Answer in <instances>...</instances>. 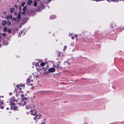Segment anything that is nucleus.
<instances>
[{
  "label": "nucleus",
  "instance_id": "1",
  "mask_svg": "<svg viewBox=\"0 0 124 124\" xmlns=\"http://www.w3.org/2000/svg\"><path fill=\"white\" fill-rule=\"evenodd\" d=\"M30 112L31 115L35 116V117H33L34 119L35 120H37L38 116L37 111L35 109H32L30 110Z\"/></svg>",
  "mask_w": 124,
  "mask_h": 124
},
{
  "label": "nucleus",
  "instance_id": "2",
  "mask_svg": "<svg viewBox=\"0 0 124 124\" xmlns=\"http://www.w3.org/2000/svg\"><path fill=\"white\" fill-rule=\"evenodd\" d=\"M11 109H12L14 110H16L17 108V107L15 106V103L13 102H11Z\"/></svg>",
  "mask_w": 124,
  "mask_h": 124
},
{
  "label": "nucleus",
  "instance_id": "3",
  "mask_svg": "<svg viewBox=\"0 0 124 124\" xmlns=\"http://www.w3.org/2000/svg\"><path fill=\"white\" fill-rule=\"evenodd\" d=\"M33 106L32 105H28L26 106V108L27 109H29L31 108L33 109Z\"/></svg>",
  "mask_w": 124,
  "mask_h": 124
},
{
  "label": "nucleus",
  "instance_id": "4",
  "mask_svg": "<svg viewBox=\"0 0 124 124\" xmlns=\"http://www.w3.org/2000/svg\"><path fill=\"white\" fill-rule=\"evenodd\" d=\"M55 69L54 68H50L48 69V71L50 72H53L55 71Z\"/></svg>",
  "mask_w": 124,
  "mask_h": 124
},
{
  "label": "nucleus",
  "instance_id": "5",
  "mask_svg": "<svg viewBox=\"0 0 124 124\" xmlns=\"http://www.w3.org/2000/svg\"><path fill=\"white\" fill-rule=\"evenodd\" d=\"M25 99H23V100L22 101L23 102V103H22V104L21 103H17V104H19V105L21 106L22 105L23 106H24V105H26V102L25 101H24V100H25Z\"/></svg>",
  "mask_w": 124,
  "mask_h": 124
},
{
  "label": "nucleus",
  "instance_id": "6",
  "mask_svg": "<svg viewBox=\"0 0 124 124\" xmlns=\"http://www.w3.org/2000/svg\"><path fill=\"white\" fill-rule=\"evenodd\" d=\"M42 9V6H40L38 7L37 9V10L38 11H40Z\"/></svg>",
  "mask_w": 124,
  "mask_h": 124
},
{
  "label": "nucleus",
  "instance_id": "7",
  "mask_svg": "<svg viewBox=\"0 0 124 124\" xmlns=\"http://www.w3.org/2000/svg\"><path fill=\"white\" fill-rule=\"evenodd\" d=\"M7 23V22L5 20H3L2 23V25L3 26H5Z\"/></svg>",
  "mask_w": 124,
  "mask_h": 124
},
{
  "label": "nucleus",
  "instance_id": "8",
  "mask_svg": "<svg viewBox=\"0 0 124 124\" xmlns=\"http://www.w3.org/2000/svg\"><path fill=\"white\" fill-rule=\"evenodd\" d=\"M54 67L56 68L57 69H58V68H62V67H61V66H60L58 64H57V65H55Z\"/></svg>",
  "mask_w": 124,
  "mask_h": 124
},
{
  "label": "nucleus",
  "instance_id": "9",
  "mask_svg": "<svg viewBox=\"0 0 124 124\" xmlns=\"http://www.w3.org/2000/svg\"><path fill=\"white\" fill-rule=\"evenodd\" d=\"M32 3V1L31 0H29L27 3V4L28 5H30Z\"/></svg>",
  "mask_w": 124,
  "mask_h": 124
},
{
  "label": "nucleus",
  "instance_id": "10",
  "mask_svg": "<svg viewBox=\"0 0 124 124\" xmlns=\"http://www.w3.org/2000/svg\"><path fill=\"white\" fill-rule=\"evenodd\" d=\"M78 37V35L77 34H75L74 36H72L71 38L72 39H75V38H77Z\"/></svg>",
  "mask_w": 124,
  "mask_h": 124
},
{
  "label": "nucleus",
  "instance_id": "11",
  "mask_svg": "<svg viewBox=\"0 0 124 124\" xmlns=\"http://www.w3.org/2000/svg\"><path fill=\"white\" fill-rule=\"evenodd\" d=\"M21 13L19 12V13L18 14L17 16V19H20L21 18Z\"/></svg>",
  "mask_w": 124,
  "mask_h": 124
},
{
  "label": "nucleus",
  "instance_id": "12",
  "mask_svg": "<svg viewBox=\"0 0 124 124\" xmlns=\"http://www.w3.org/2000/svg\"><path fill=\"white\" fill-rule=\"evenodd\" d=\"M24 84H21L19 85H17L16 86L17 88H19V86L20 87H23L24 86Z\"/></svg>",
  "mask_w": 124,
  "mask_h": 124
},
{
  "label": "nucleus",
  "instance_id": "13",
  "mask_svg": "<svg viewBox=\"0 0 124 124\" xmlns=\"http://www.w3.org/2000/svg\"><path fill=\"white\" fill-rule=\"evenodd\" d=\"M7 18L8 19H12V16H11L10 15L8 16H7Z\"/></svg>",
  "mask_w": 124,
  "mask_h": 124
},
{
  "label": "nucleus",
  "instance_id": "14",
  "mask_svg": "<svg viewBox=\"0 0 124 124\" xmlns=\"http://www.w3.org/2000/svg\"><path fill=\"white\" fill-rule=\"evenodd\" d=\"M55 18V16H54L53 15L51 16L50 17V18L51 19H54Z\"/></svg>",
  "mask_w": 124,
  "mask_h": 124
},
{
  "label": "nucleus",
  "instance_id": "15",
  "mask_svg": "<svg viewBox=\"0 0 124 124\" xmlns=\"http://www.w3.org/2000/svg\"><path fill=\"white\" fill-rule=\"evenodd\" d=\"M7 23L8 25H10L11 23V22L10 21H7Z\"/></svg>",
  "mask_w": 124,
  "mask_h": 124
},
{
  "label": "nucleus",
  "instance_id": "16",
  "mask_svg": "<svg viewBox=\"0 0 124 124\" xmlns=\"http://www.w3.org/2000/svg\"><path fill=\"white\" fill-rule=\"evenodd\" d=\"M26 9V6H25L23 8V11H25Z\"/></svg>",
  "mask_w": 124,
  "mask_h": 124
},
{
  "label": "nucleus",
  "instance_id": "17",
  "mask_svg": "<svg viewBox=\"0 0 124 124\" xmlns=\"http://www.w3.org/2000/svg\"><path fill=\"white\" fill-rule=\"evenodd\" d=\"M40 65L41 66L43 67L45 65V64L44 62H42L41 63Z\"/></svg>",
  "mask_w": 124,
  "mask_h": 124
},
{
  "label": "nucleus",
  "instance_id": "18",
  "mask_svg": "<svg viewBox=\"0 0 124 124\" xmlns=\"http://www.w3.org/2000/svg\"><path fill=\"white\" fill-rule=\"evenodd\" d=\"M31 82V80L30 78H28L27 80V82L28 83H30Z\"/></svg>",
  "mask_w": 124,
  "mask_h": 124
},
{
  "label": "nucleus",
  "instance_id": "19",
  "mask_svg": "<svg viewBox=\"0 0 124 124\" xmlns=\"http://www.w3.org/2000/svg\"><path fill=\"white\" fill-rule=\"evenodd\" d=\"M8 42L7 41H4L3 42V44L4 45H6L8 44Z\"/></svg>",
  "mask_w": 124,
  "mask_h": 124
},
{
  "label": "nucleus",
  "instance_id": "20",
  "mask_svg": "<svg viewBox=\"0 0 124 124\" xmlns=\"http://www.w3.org/2000/svg\"><path fill=\"white\" fill-rule=\"evenodd\" d=\"M37 3L35 1L33 5L35 7H36L37 6Z\"/></svg>",
  "mask_w": 124,
  "mask_h": 124
},
{
  "label": "nucleus",
  "instance_id": "21",
  "mask_svg": "<svg viewBox=\"0 0 124 124\" xmlns=\"http://www.w3.org/2000/svg\"><path fill=\"white\" fill-rule=\"evenodd\" d=\"M43 124H51L49 122L47 123V121L46 122H44L43 123Z\"/></svg>",
  "mask_w": 124,
  "mask_h": 124
},
{
  "label": "nucleus",
  "instance_id": "22",
  "mask_svg": "<svg viewBox=\"0 0 124 124\" xmlns=\"http://www.w3.org/2000/svg\"><path fill=\"white\" fill-rule=\"evenodd\" d=\"M14 8H12L10 9V11L11 13H12L14 11Z\"/></svg>",
  "mask_w": 124,
  "mask_h": 124
},
{
  "label": "nucleus",
  "instance_id": "23",
  "mask_svg": "<svg viewBox=\"0 0 124 124\" xmlns=\"http://www.w3.org/2000/svg\"><path fill=\"white\" fill-rule=\"evenodd\" d=\"M41 115H38V117L37 118V119L39 120L41 118Z\"/></svg>",
  "mask_w": 124,
  "mask_h": 124
},
{
  "label": "nucleus",
  "instance_id": "24",
  "mask_svg": "<svg viewBox=\"0 0 124 124\" xmlns=\"http://www.w3.org/2000/svg\"><path fill=\"white\" fill-rule=\"evenodd\" d=\"M7 31L9 33H10L11 32V30L10 29H8L7 30Z\"/></svg>",
  "mask_w": 124,
  "mask_h": 124
},
{
  "label": "nucleus",
  "instance_id": "25",
  "mask_svg": "<svg viewBox=\"0 0 124 124\" xmlns=\"http://www.w3.org/2000/svg\"><path fill=\"white\" fill-rule=\"evenodd\" d=\"M67 46H64V49H63V50L64 51H65V50L66 49V48H67Z\"/></svg>",
  "mask_w": 124,
  "mask_h": 124
},
{
  "label": "nucleus",
  "instance_id": "26",
  "mask_svg": "<svg viewBox=\"0 0 124 124\" xmlns=\"http://www.w3.org/2000/svg\"><path fill=\"white\" fill-rule=\"evenodd\" d=\"M7 30V28L6 27H5L4 28L3 30L5 32Z\"/></svg>",
  "mask_w": 124,
  "mask_h": 124
},
{
  "label": "nucleus",
  "instance_id": "27",
  "mask_svg": "<svg viewBox=\"0 0 124 124\" xmlns=\"http://www.w3.org/2000/svg\"><path fill=\"white\" fill-rule=\"evenodd\" d=\"M70 45L72 46L73 47L74 45V43H71L70 44Z\"/></svg>",
  "mask_w": 124,
  "mask_h": 124
},
{
  "label": "nucleus",
  "instance_id": "28",
  "mask_svg": "<svg viewBox=\"0 0 124 124\" xmlns=\"http://www.w3.org/2000/svg\"><path fill=\"white\" fill-rule=\"evenodd\" d=\"M25 3H24V2L22 4V7H23L25 5Z\"/></svg>",
  "mask_w": 124,
  "mask_h": 124
},
{
  "label": "nucleus",
  "instance_id": "29",
  "mask_svg": "<svg viewBox=\"0 0 124 124\" xmlns=\"http://www.w3.org/2000/svg\"><path fill=\"white\" fill-rule=\"evenodd\" d=\"M23 32L22 31H21L19 33V34L20 35H21L22 34Z\"/></svg>",
  "mask_w": 124,
  "mask_h": 124
},
{
  "label": "nucleus",
  "instance_id": "30",
  "mask_svg": "<svg viewBox=\"0 0 124 124\" xmlns=\"http://www.w3.org/2000/svg\"><path fill=\"white\" fill-rule=\"evenodd\" d=\"M39 65V64L38 63H37L36 65V67H38Z\"/></svg>",
  "mask_w": 124,
  "mask_h": 124
},
{
  "label": "nucleus",
  "instance_id": "31",
  "mask_svg": "<svg viewBox=\"0 0 124 124\" xmlns=\"http://www.w3.org/2000/svg\"><path fill=\"white\" fill-rule=\"evenodd\" d=\"M21 96L22 97H23L24 96V95L23 94H21Z\"/></svg>",
  "mask_w": 124,
  "mask_h": 124
},
{
  "label": "nucleus",
  "instance_id": "32",
  "mask_svg": "<svg viewBox=\"0 0 124 124\" xmlns=\"http://www.w3.org/2000/svg\"><path fill=\"white\" fill-rule=\"evenodd\" d=\"M34 88H35V87L34 86H33L31 88V89H34Z\"/></svg>",
  "mask_w": 124,
  "mask_h": 124
},
{
  "label": "nucleus",
  "instance_id": "33",
  "mask_svg": "<svg viewBox=\"0 0 124 124\" xmlns=\"http://www.w3.org/2000/svg\"><path fill=\"white\" fill-rule=\"evenodd\" d=\"M0 108L1 109H3V106H1L0 107Z\"/></svg>",
  "mask_w": 124,
  "mask_h": 124
},
{
  "label": "nucleus",
  "instance_id": "34",
  "mask_svg": "<svg viewBox=\"0 0 124 124\" xmlns=\"http://www.w3.org/2000/svg\"><path fill=\"white\" fill-rule=\"evenodd\" d=\"M2 102L3 101H1V102H0V104H3Z\"/></svg>",
  "mask_w": 124,
  "mask_h": 124
},
{
  "label": "nucleus",
  "instance_id": "35",
  "mask_svg": "<svg viewBox=\"0 0 124 124\" xmlns=\"http://www.w3.org/2000/svg\"><path fill=\"white\" fill-rule=\"evenodd\" d=\"M13 20L14 21H15L16 20V18H15L13 17Z\"/></svg>",
  "mask_w": 124,
  "mask_h": 124
},
{
  "label": "nucleus",
  "instance_id": "36",
  "mask_svg": "<svg viewBox=\"0 0 124 124\" xmlns=\"http://www.w3.org/2000/svg\"><path fill=\"white\" fill-rule=\"evenodd\" d=\"M9 94L10 95H12V93H11L10 92L9 93Z\"/></svg>",
  "mask_w": 124,
  "mask_h": 124
},
{
  "label": "nucleus",
  "instance_id": "37",
  "mask_svg": "<svg viewBox=\"0 0 124 124\" xmlns=\"http://www.w3.org/2000/svg\"><path fill=\"white\" fill-rule=\"evenodd\" d=\"M14 7H15L16 8V9L17 7V6L16 5H15Z\"/></svg>",
  "mask_w": 124,
  "mask_h": 124
},
{
  "label": "nucleus",
  "instance_id": "38",
  "mask_svg": "<svg viewBox=\"0 0 124 124\" xmlns=\"http://www.w3.org/2000/svg\"><path fill=\"white\" fill-rule=\"evenodd\" d=\"M13 101H15L16 102H17V100H13Z\"/></svg>",
  "mask_w": 124,
  "mask_h": 124
},
{
  "label": "nucleus",
  "instance_id": "39",
  "mask_svg": "<svg viewBox=\"0 0 124 124\" xmlns=\"http://www.w3.org/2000/svg\"><path fill=\"white\" fill-rule=\"evenodd\" d=\"M25 11L22 12V13L23 14H25V13L24 12Z\"/></svg>",
  "mask_w": 124,
  "mask_h": 124
},
{
  "label": "nucleus",
  "instance_id": "40",
  "mask_svg": "<svg viewBox=\"0 0 124 124\" xmlns=\"http://www.w3.org/2000/svg\"><path fill=\"white\" fill-rule=\"evenodd\" d=\"M17 14L15 12L14 13V14L15 15H17Z\"/></svg>",
  "mask_w": 124,
  "mask_h": 124
},
{
  "label": "nucleus",
  "instance_id": "41",
  "mask_svg": "<svg viewBox=\"0 0 124 124\" xmlns=\"http://www.w3.org/2000/svg\"><path fill=\"white\" fill-rule=\"evenodd\" d=\"M29 77L30 78H32V76H30Z\"/></svg>",
  "mask_w": 124,
  "mask_h": 124
},
{
  "label": "nucleus",
  "instance_id": "42",
  "mask_svg": "<svg viewBox=\"0 0 124 124\" xmlns=\"http://www.w3.org/2000/svg\"><path fill=\"white\" fill-rule=\"evenodd\" d=\"M26 114H29V112H26Z\"/></svg>",
  "mask_w": 124,
  "mask_h": 124
},
{
  "label": "nucleus",
  "instance_id": "43",
  "mask_svg": "<svg viewBox=\"0 0 124 124\" xmlns=\"http://www.w3.org/2000/svg\"><path fill=\"white\" fill-rule=\"evenodd\" d=\"M30 85L31 86H32L33 85V84L31 83L30 84Z\"/></svg>",
  "mask_w": 124,
  "mask_h": 124
},
{
  "label": "nucleus",
  "instance_id": "44",
  "mask_svg": "<svg viewBox=\"0 0 124 124\" xmlns=\"http://www.w3.org/2000/svg\"><path fill=\"white\" fill-rule=\"evenodd\" d=\"M3 36H5V33L3 34Z\"/></svg>",
  "mask_w": 124,
  "mask_h": 124
},
{
  "label": "nucleus",
  "instance_id": "45",
  "mask_svg": "<svg viewBox=\"0 0 124 124\" xmlns=\"http://www.w3.org/2000/svg\"><path fill=\"white\" fill-rule=\"evenodd\" d=\"M57 63H61V62H57Z\"/></svg>",
  "mask_w": 124,
  "mask_h": 124
},
{
  "label": "nucleus",
  "instance_id": "46",
  "mask_svg": "<svg viewBox=\"0 0 124 124\" xmlns=\"http://www.w3.org/2000/svg\"><path fill=\"white\" fill-rule=\"evenodd\" d=\"M35 63L33 62L32 64H33V65H34L35 64Z\"/></svg>",
  "mask_w": 124,
  "mask_h": 124
},
{
  "label": "nucleus",
  "instance_id": "47",
  "mask_svg": "<svg viewBox=\"0 0 124 124\" xmlns=\"http://www.w3.org/2000/svg\"><path fill=\"white\" fill-rule=\"evenodd\" d=\"M6 109H7V110H8V108H6Z\"/></svg>",
  "mask_w": 124,
  "mask_h": 124
},
{
  "label": "nucleus",
  "instance_id": "48",
  "mask_svg": "<svg viewBox=\"0 0 124 124\" xmlns=\"http://www.w3.org/2000/svg\"><path fill=\"white\" fill-rule=\"evenodd\" d=\"M112 1H115V0H111Z\"/></svg>",
  "mask_w": 124,
  "mask_h": 124
},
{
  "label": "nucleus",
  "instance_id": "49",
  "mask_svg": "<svg viewBox=\"0 0 124 124\" xmlns=\"http://www.w3.org/2000/svg\"><path fill=\"white\" fill-rule=\"evenodd\" d=\"M1 45L0 44V47H1Z\"/></svg>",
  "mask_w": 124,
  "mask_h": 124
},
{
  "label": "nucleus",
  "instance_id": "50",
  "mask_svg": "<svg viewBox=\"0 0 124 124\" xmlns=\"http://www.w3.org/2000/svg\"><path fill=\"white\" fill-rule=\"evenodd\" d=\"M38 76H37L36 77V78H37L38 77Z\"/></svg>",
  "mask_w": 124,
  "mask_h": 124
},
{
  "label": "nucleus",
  "instance_id": "51",
  "mask_svg": "<svg viewBox=\"0 0 124 124\" xmlns=\"http://www.w3.org/2000/svg\"><path fill=\"white\" fill-rule=\"evenodd\" d=\"M2 98H3V96H2Z\"/></svg>",
  "mask_w": 124,
  "mask_h": 124
},
{
  "label": "nucleus",
  "instance_id": "52",
  "mask_svg": "<svg viewBox=\"0 0 124 124\" xmlns=\"http://www.w3.org/2000/svg\"><path fill=\"white\" fill-rule=\"evenodd\" d=\"M19 20H18H18H17V22H19Z\"/></svg>",
  "mask_w": 124,
  "mask_h": 124
},
{
  "label": "nucleus",
  "instance_id": "53",
  "mask_svg": "<svg viewBox=\"0 0 124 124\" xmlns=\"http://www.w3.org/2000/svg\"><path fill=\"white\" fill-rule=\"evenodd\" d=\"M42 60H40V62H42Z\"/></svg>",
  "mask_w": 124,
  "mask_h": 124
},
{
  "label": "nucleus",
  "instance_id": "54",
  "mask_svg": "<svg viewBox=\"0 0 124 124\" xmlns=\"http://www.w3.org/2000/svg\"><path fill=\"white\" fill-rule=\"evenodd\" d=\"M77 39H77V38H76V40H77Z\"/></svg>",
  "mask_w": 124,
  "mask_h": 124
},
{
  "label": "nucleus",
  "instance_id": "55",
  "mask_svg": "<svg viewBox=\"0 0 124 124\" xmlns=\"http://www.w3.org/2000/svg\"><path fill=\"white\" fill-rule=\"evenodd\" d=\"M6 12H5V14H6Z\"/></svg>",
  "mask_w": 124,
  "mask_h": 124
},
{
  "label": "nucleus",
  "instance_id": "56",
  "mask_svg": "<svg viewBox=\"0 0 124 124\" xmlns=\"http://www.w3.org/2000/svg\"><path fill=\"white\" fill-rule=\"evenodd\" d=\"M69 36H70V35H69Z\"/></svg>",
  "mask_w": 124,
  "mask_h": 124
},
{
  "label": "nucleus",
  "instance_id": "57",
  "mask_svg": "<svg viewBox=\"0 0 124 124\" xmlns=\"http://www.w3.org/2000/svg\"><path fill=\"white\" fill-rule=\"evenodd\" d=\"M36 69H38V68H37Z\"/></svg>",
  "mask_w": 124,
  "mask_h": 124
},
{
  "label": "nucleus",
  "instance_id": "58",
  "mask_svg": "<svg viewBox=\"0 0 124 124\" xmlns=\"http://www.w3.org/2000/svg\"><path fill=\"white\" fill-rule=\"evenodd\" d=\"M1 97V96H0V98Z\"/></svg>",
  "mask_w": 124,
  "mask_h": 124
}]
</instances>
